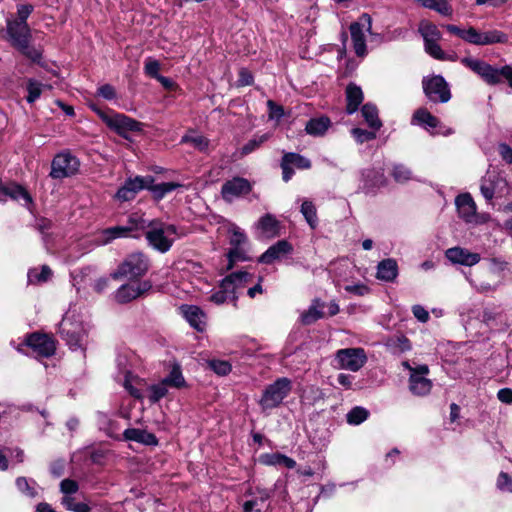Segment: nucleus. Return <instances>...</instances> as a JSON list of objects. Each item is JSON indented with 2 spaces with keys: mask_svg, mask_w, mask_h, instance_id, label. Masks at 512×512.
Segmentation results:
<instances>
[{
  "mask_svg": "<svg viewBox=\"0 0 512 512\" xmlns=\"http://www.w3.org/2000/svg\"><path fill=\"white\" fill-rule=\"evenodd\" d=\"M181 143H189L197 150L201 152H207L209 149L210 141L203 135L187 134L182 137Z\"/></svg>",
  "mask_w": 512,
  "mask_h": 512,
  "instance_id": "42",
  "label": "nucleus"
},
{
  "mask_svg": "<svg viewBox=\"0 0 512 512\" xmlns=\"http://www.w3.org/2000/svg\"><path fill=\"white\" fill-rule=\"evenodd\" d=\"M163 381L170 387L181 389L186 387V381L181 371L179 364H174L169 374L163 379Z\"/></svg>",
  "mask_w": 512,
  "mask_h": 512,
  "instance_id": "39",
  "label": "nucleus"
},
{
  "mask_svg": "<svg viewBox=\"0 0 512 512\" xmlns=\"http://www.w3.org/2000/svg\"><path fill=\"white\" fill-rule=\"evenodd\" d=\"M419 32L424 39V44L439 42L442 37L438 27L430 22H421Z\"/></svg>",
  "mask_w": 512,
  "mask_h": 512,
  "instance_id": "38",
  "label": "nucleus"
},
{
  "mask_svg": "<svg viewBox=\"0 0 512 512\" xmlns=\"http://www.w3.org/2000/svg\"><path fill=\"white\" fill-rule=\"evenodd\" d=\"M144 70L147 75H149L152 78L157 79L160 76V74H159L160 63L155 59L148 58L145 61Z\"/></svg>",
  "mask_w": 512,
  "mask_h": 512,
  "instance_id": "60",
  "label": "nucleus"
},
{
  "mask_svg": "<svg viewBox=\"0 0 512 512\" xmlns=\"http://www.w3.org/2000/svg\"><path fill=\"white\" fill-rule=\"evenodd\" d=\"M87 325L73 313H67L59 325V333L67 345L76 350L82 348L87 338Z\"/></svg>",
  "mask_w": 512,
  "mask_h": 512,
  "instance_id": "3",
  "label": "nucleus"
},
{
  "mask_svg": "<svg viewBox=\"0 0 512 512\" xmlns=\"http://www.w3.org/2000/svg\"><path fill=\"white\" fill-rule=\"evenodd\" d=\"M293 252V246L287 240H279L270 246L260 257L259 262L264 264H272L277 260H281Z\"/></svg>",
  "mask_w": 512,
  "mask_h": 512,
  "instance_id": "18",
  "label": "nucleus"
},
{
  "mask_svg": "<svg viewBox=\"0 0 512 512\" xmlns=\"http://www.w3.org/2000/svg\"><path fill=\"white\" fill-rule=\"evenodd\" d=\"M237 279H239V276L228 275L222 280L220 285V288L226 292L228 297L232 298V303L234 306H236L239 293V290L237 289V287H235L236 284L234 282Z\"/></svg>",
  "mask_w": 512,
  "mask_h": 512,
  "instance_id": "43",
  "label": "nucleus"
},
{
  "mask_svg": "<svg viewBox=\"0 0 512 512\" xmlns=\"http://www.w3.org/2000/svg\"><path fill=\"white\" fill-rule=\"evenodd\" d=\"M332 123L329 117L321 116L317 118H311L305 126V131L307 134L314 137L324 136L328 129L331 127Z\"/></svg>",
  "mask_w": 512,
  "mask_h": 512,
  "instance_id": "28",
  "label": "nucleus"
},
{
  "mask_svg": "<svg viewBox=\"0 0 512 512\" xmlns=\"http://www.w3.org/2000/svg\"><path fill=\"white\" fill-rule=\"evenodd\" d=\"M26 345L39 356L50 357L55 353L56 343L46 334L33 333L26 338Z\"/></svg>",
  "mask_w": 512,
  "mask_h": 512,
  "instance_id": "15",
  "label": "nucleus"
},
{
  "mask_svg": "<svg viewBox=\"0 0 512 512\" xmlns=\"http://www.w3.org/2000/svg\"><path fill=\"white\" fill-rule=\"evenodd\" d=\"M371 30V17L368 14H363L359 22H354L350 25V33L353 43V48L357 56L363 57L367 53L365 42V31Z\"/></svg>",
  "mask_w": 512,
  "mask_h": 512,
  "instance_id": "11",
  "label": "nucleus"
},
{
  "mask_svg": "<svg viewBox=\"0 0 512 512\" xmlns=\"http://www.w3.org/2000/svg\"><path fill=\"white\" fill-rule=\"evenodd\" d=\"M29 42L30 41H26V43H23L16 48L33 62H39L42 56V52L39 49L31 46Z\"/></svg>",
  "mask_w": 512,
  "mask_h": 512,
  "instance_id": "52",
  "label": "nucleus"
},
{
  "mask_svg": "<svg viewBox=\"0 0 512 512\" xmlns=\"http://www.w3.org/2000/svg\"><path fill=\"white\" fill-rule=\"evenodd\" d=\"M51 274V269L48 266H43L40 273L37 270H30L28 279L31 283L44 282L50 278Z\"/></svg>",
  "mask_w": 512,
  "mask_h": 512,
  "instance_id": "53",
  "label": "nucleus"
},
{
  "mask_svg": "<svg viewBox=\"0 0 512 512\" xmlns=\"http://www.w3.org/2000/svg\"><path fill=\"white\" fill-rule=\"evenodd\" d=\"M131 228L127 226H115L102 230L96 238L97 245H106L117 238L127 237Z\"/></svg>",
  "mask_w": 512,
  "mask_h": 512,
  "instance_id": "27",
  "label": "nucleus"
},
{
  "mask_svg": "<svg viewBox=\"0 0 512 512\" xmlns=\"http://www.w3.org/2000/svg\"><path fill=\"white\" fill-rule=\"evenodd\" d=\"M335 360L338 368L357 372L367 362V355L363 348H345L337 351Z\"/></svg>",
  "mask_w": 512,
  "mask_h": 512,
  "instance_id": "8",
  "label": "nucleus"
},
{
  "mask_svg": "<svg viewBox=\"0 0 512 512\" xmlns=\"http://www.w3.org/2000/svg\"><path fill=\"white\" fill-rule=\"evenodd\" d=\"M183 317L196 330L203 331L206 324L204 312L194 305H182L180 307Z\"/></svg>",
  "mask_w": 512,
  "mask_h": 512,
  "instance_id": "21",
  "label": "nucleus"
},
{
  "mask_svg": "<svg viewBox=\"0 0 512 512\" xmlns=\"http://www.w3.org/2000/svg\"><path fill=\"white\" fill-rule=\"evenodd\" d=\"M445 255L447 259L452 263L465 266L476 265L481 259L480 254L470 252L469 250L462 247L449 248Z\"/></svg>",
  "mask_w": 512,
  "mask_h": 512,
  "instance_id": "19",
  "label": "nucleus"
},
{
  "mask_svg": "<svg viewBox=\"0 0 512 512\" xmlns=\"http://www.w3.org/2000/svg\"><path fill=\"white\" fill-rule=\"evenodd\" d=\"M148 222L142 216L133 214L128 219L127 228H131V232L136 230L146 231L148 229Z\"/></svg>",
  "mask_w": 512,
  "mask_h": 512,
  "instance_id": "54",
  "label": "nucleus"
},
{
  "mask_svg": "<svg viewBox=\"0 0 512 512\" xmlns=\"http://www.w3.org/2000/svg\"><path fill=\"white\" fill-rule=\"evenodd\" d=\"M210 300L215 304L232 303V298L228 297L223 289H219L210 296Z\"/></svg>",
  "mask_w": 512,
  "mask_h": 512,
  "instance_id": "64",
  "label": "nucleus"
},
{
  "mask_svg": "<svg viewBox=\"0 0 512 512\" xmlns=\"http://www.w3.org/2000/svg\"><path fill=\"white\" fill-rule=\"evenodd\" d=\"M397 275L398 265L394 259L388 258L379 262L376 275L378 279L391 282L397 277Z\"/></svg>",
  "mask_w": 512,
  "mask_h": 512,
  "instance_id": "29",
  "label": "nucleus"
},
{
  "mask_svg": "<svg viewBox=\"0 0 512 512\" xmlns=\"http://www.w3.org/2000/svg\"><path fill=\"white\" fill-rule=\"evenodd\" d=\"M257 228L267 238H273L280 234V222L271 214L262 216L257 222Z\"/></svg>",
  "mask_w": 512,
  "mask_h": 512,
  "instance_id": "26",
  "label": "nucleus"
},
{
  "mask_svg": "<svg viewBox=\"0 0 512 512\" xmlns=\"http://www.w3.org/2000/svg\"><path fill=\"white\" fill-rule=\"evenodd\" d=\"M123 437L127 441H134L144 445L155 446L158 444L156 436L146 430L128 428L124 431Z\"/></svg>",
  "mask_w": 512,
  "mask_h": 512,
  "instance_id": "24",
  "label": "nucleus"
},
{
  "mask_svg": "<svg viewBox=\"0 0 512 512\" xmlns=\"http://www.w3.org/2000/svg\"><path fill=\"white\" fill-rule=\"evenodd\" d=\"M351 133L354 136V138L356 139V141L359 143H363L365 141L372 140L376 137L375 132H370V131L363 130L360 128L352 129Z\"/></svg>",
  "mask_w": 512,
  "mask_h": 512,
  "instance_id": "61",
  "label": "nucleus"
},
{
  "mask_svg": "<svg viewBox=\"0 0 512 512\" xmlns=\"http://www.w3.org/2000/svg\"><path fill=\"white\" fill-rule=\"evenodd\" d=\"M395 181L399 183L406 182L411 179V171L403 165H395L392 171Z\"/></svg>",
  "mask_w": 512,
  "mask_h": 512,
  "instance_id": "56",
  "label": "nucleus"
},
{
  "mask_svg": "<svg viewBox=\"0 0 512 512\" xmlns=\"http://www.w3.org/2000/svg\"><path fill=\"white\" fill-rule=\"evenodd\" d=\"M270 498V492L265 489H257V496L247 500L243 504V512H261V504Z\"/></svg>",
  "mask_w": 512,
  "mask_h": 512,
  "instance_id": "37",
  "label": "nucleus"
},
{
  "mask_svg": "<svg viewBox=\"0 0 512 512\" xmlns=\"http://www.w3.org/2000/svg\"><path fill=\"white\" fill-rule=\"evenodd\" d=\"M61 503L69 511H73V512H90L91 511L88 504H86L84 502H76V499L73 495L63 496Z\"/></svg>",
  "mask_w": 512,
  "mask_h": 512,
  "instance_id": "44",
  "label": "nucleus"
},
{
  "mask_svg": "<svg viewBox=\"0 0 512 512\" xmlns=\"http://www.w3.org/2000/svg\"><path fill=\"white\" fill-rule=\"evenodd\" d=\"M16 486L18 490L24 495L34 498L37 495L36 483L25 477H18L16 479Z\"/></svg>",
  "mask_w": 512,
  "mask_h": 512,
  "instance_id": "47",
  "label": "nucleus"
},
{
  "mask_svg": "<svg viewBox=\"0 0 512 512\" xmlns=\"http://www.w3.org/2000/svg\"><path fill=\"white\" fill-rule=\"evenodd\" d=\"M385 345L391 353L397 355L410 351L412 348L410 340L404 335H395L388 338Z\"/></svg>",
  "mask_w": 512,
  "mask_h": 512,
  "instance_id": "32",
  "label": "nucleus"
},
{
  "mask_svg": "<svg viewBox=\"0 0 512 512\" xmlns=\"http://www.w3.org/2000/svg\"><path fill=\"white\" fill-rule=\"evenodd\" d=\"M369 412L363 407H354L347 414V422L352 425H359L368 418Z\"/></svg>",
  "mask_w": 512,
  "mask_h": 512,
  "instance_id": "49",
  "label": "nucleus"
},
{
  "mask_svg": "<svg viewBox=\"0 0 512 512\" xmlns=\"http://www.w3.org/2000/svg\"><path fill=\"white\" fill-rule=\"evenodd\" d=\"M423 7L435 10L443 16H451L452 6L447 0H417Z\"/></svg>",
  "mask_w": 512,
  "mask_h": 512,
  "instance_id": "40",
  "label": "nucleus"
},
{
  "mask_svg": "<svg viewBox=\"0 0 512 512\" xmlns=\"http://www.w3.org/2000/svg\"><path fill=\"white\" fill-rule=\"evenodd\" d=\"M252 190L251 183L242 177H235L226 181L221 188V195L227 202L248 194Z\"/></svg>",
  "mask_w": 512,
  "mask_h": 512,
  "instance_id": "14",
  "label": "nucleus"
},
{
  "mask_svg": "<svg viewBox=\"0 0 512 512\" xmlns=\"http://www.w3.org/2000/svg\"><path fill=\"white\" fill-rule=\"evenodd\" d=\"M145 236L151 247L161 253H166L170 250L176 238L179 237V234L175 225L154 219L148 222Z\"/></svg>",
  "mask_w": 512,
  "mask_h": 512,
  "instance_id": "1",
  "label": "nucleus"
},
{
  "mask_svg": "<svg viewBox=\"0 0 512 512\" xmlns=\"http://www.w3.org/2000/svg\"><path fill=\"white\" fill-rule=\"evenodd\" d=\"M182 187L181 184L175 182H165L160 184H148L147 189L152 193L154 199L161 200L168 193L174 191L175 189Z\"/></svg>",
  "mask_w": 512,
  "mask_h": 512,
  "instance_id": "36",
  "label": "nucleus"
},
{
  "mask_svg": "<svg viewBox=\"0 0 512 512\" xmlns=\"http://www.w3.org/2000/svg\"><path fill=\"white\" fill-rule=\"evenodd\" d=\"M94 111L100 118L107 124L108 127L116 131L119 135L126 137L128 132H136L141 130V123L138 121L119 113L104 112L100 109L93 107Z\"/></svg>",
  "mask_w": 512,
  "mask_h": 512,
  "instance_id": "6",
  "label": "nucleus"
},
{
  "mask_svg": "<svg viewBox=\"0 0 512 512\" xmlns=\"http://www.w3.org/2000/svg\"><path fill=\"white\" fill-rule=\"evenodd\" d=\"M448 32L454 34L464 40L467 43L473 45H492L496 43H507L508 36L504 32L500 30H488V31H480L476 28L470 26L467 29H461L456 25H445L444 26Z\"/></svg>",
  "mask_w": 512,
  "mask_h": 512,
  "instance_id": "2",
  "label": "nucleus"
},
{
  "mask_svg": "<svg viewBox=\"0 0 512 512\" xmlns=\"http://www.w3.org/2000/svg\"><path fill=\"white\" fill-rule=\"evenodd\" d=\"M7 33L14 47L30 41L31 33L27 23L9 20L7 22Z\"/></svg>",
  "mask_w": 512,
  "mask_h": 512,
  "instance_id": "20",
  "label": "nucleus"
},
{
  "mask_svg": "<svg viewBox=\"0 0 512 512\" xmlns=\"http://www.w3.org/2000/svg\"><path fill=\"white\" fill-rule=\"evenodd\" d=\"M455 204L461 218L466 222H472L474 220L476 215V204L470 194L466 193L459 195L455 200Z\"/></svg>",
  "mask_w": 512,
  "mask_h": 512,
  "instance_id": "22",
  "label": "nucleus"
},
{
  "mask_svg": "<svg viewBox=\"0 0 512 512\" xmlns=\"http://www.w3.org/2000/svg\"><path fill=\"white\" fill-rule=\"evenodd\" d=\"M229 265L228 269L233 267V264L237 261H246L248 257L246 256L245 250L241 246H234L228 253Z\"/></svg>",
  "mask_w": 512,
  "mask_h": 512,
  "instance_id": "55",
  "label": "nucleus"
},
{
  "mask_svg": "<svg viewBox=\"0 0 512 512\" xmlns=\"http://www.w3.org/2000/svg\"><path fill=\"white\" fill-rule=\"evenodd\" d=\"M425 95L433 102L446 103L451 98L449 86L442 76L436 75L423 79Z\"/></svg>",
  "mask_w": 512,
  "mask_h": 512,
  "instance_id": "10",
  "label": "nucleus"
},
{
  "mask_svg": "<svg viewBox=\"0 0 512 512\" xmlns=\"http://www.w3.org/2000/svg\"><path fill=\"white\" fill-rule=\"evenodd\" d=\"M231 275L239 276V279L234 281L239 292L252 282V275L248 272H235Z\"/></svg>",
  "mask_w": 512,
  "mask_h": 512,
  "instance_id": "62",
  "label": "nucleus"
},
{
  "mask_svg": "<svg viewBox=\"0 0 512 512\" xmlns=\"http://www.w3.org/2000/svg\"><path fill=\"white\" fill-rule=\"evenodd\" d=\"M363 99L364 96L361 88L355 84H349L346 88L347 113L353 114L356 112Z\"/></svg>",
  "mask_w": 512,
  "mask_h": 512,
  "instance_id": "30",
  "label": "nucleus"
},
{
  "mask_svg": "<svg viewBox=\"0 0 512 512\" xmlns=\"http://www.w3.org/2000/svg\"><path fill=\"white\" fill-rule=\"evenodd\" d=\"M229 231L231 233L230 244L232 246H241L242 244H244L246 242V240H247L246 235L237 226L233 225L229 229Z\"/></svg>",
  "mask_w": 512,
  "mask_h": 512,
  "instance_id": "57",
  "label": "nucleus"
},
{
  "mask_svg": "<svg viewBox=\"0 0 512 512\" xmlns=\"http://www.w3.org/2000/svg\"><path fill=\"white\" fill-rule=\"evenodd\" d=\"M425 51L434 59L440 61H450L455 62L458 60V55L455 52L447 53L438 44V42H431L428 44H424Z\"/></svg>",
  "mask_w": 512,
  "mask_h": 512,
  "instance_id": "33",
  "label": "nucleus"
},
{
  "mask_svg": "<svg viewBox=\"0 0 512 512\" xmlns=\"http://www.w3.org/2000/svg\"><path fill=\"white\" fill-rule=\"evenodd\" d=\"M152 288L149 281L137 283H128L122 285L115 293V299L118 303H127L139 296H142Z\"/></svg>",
  "mask_w": 512,
  "mask_h": 512,
  "instance_id": "16",
  "label": "nucleus"
},
{
  "mask_svg": "<svg viewBox=\"0 0 512 512\" xmlns=\"http://www.w3.org/2000/svg\"><path fill=\"white\" fill-rule=\"evenodd\" d=\"M283 159L285 163H289L300 169H309L311 167L310 160L297 153H285Z\"/></svg>",
  "mask_w": 512,
  "mask_h": 512,
  "instance_id": "48",
  "label": "nucleus"
},
{
  "mask_svg": "<svg viewBox=\"0 0 512 512\" xmlns=\"http://www.w3.org/2000/svg\"><path fill=\"white\" fill-rule=\"evenodd\" d=\"M32 11H33V6L30 4L19 5L17 8L18 19L15 21L27 23L26 20L29 17V15L32 13Z\"/></svg>",
  "mask_w": 512,
  "mask_h": 512,
  "instance_id": "63",
  "label": "nucleus"
},
{
  "mask_svg": "<svg viewBox=\"0 0 512 512\" xmlns=\"http://www.w3.org/2000/svg\"><path fill=\"white\" fill-rule=\"evenodd\" d=\"M361 112H362V115H363L365 121L371 128H373L375 130L380 129V127L382 126V123L378 117V110H377L376 106L367 103V104L363 105Z\"/></svg>",
  "mask_w": 512,
  "mask_h": 512,
  "instance_id": "41",
  "label": "nucleus"
},
{
  "mask_svg": "<svg viewBox=\"0 0 512 512\" xmlns=\"http://www.w3.org/2000/svg\"><path fill=\"white\" fill-rule=\"evenodd\" d=\"M43 84L34 80L29 79L27 81V92L26 100L28 103H34L42 94Z\"/></svg>",
  "mask_w": 512,
  "mask_h": 512,
  "instance_id": "50",
  "label": "nucleus"
},
{
  "mask_svg": "<svg viewBox=\"0 0 512 512\" xmlns=\"http://www.w3.org/2000/svg\"><path fill=\"white\" fill-rule=\"evenodd\" d=\"M149 266V259L145 254L134 252L124 259L114 277L138 278L146 274Z\"/></svg>",
  "mask_w": 512,
  "mask_h": 512,
  "instance_id": "5",
  "label": "nucleus"
},
{
  "mask_svg": "<svg viewBox=\"0 0 512 512\" xmlns=\"http://www.w3.org/2000/svg\"><path fill=\"white\" fill-rule=\"evenodd\" d=\"M79 485L76 481L71 479H64L60 483V491L63 496L74 495L78 492Z\"/></svg>",
  "mask_w": 512,
  "mask_h": 512,
  "instance_id": "58",
  "label": "nucleus"
},
{
  "mask_svg": "<svg viewBox=\"0 0 512 512\" xmlns=\"http://www.w3.org/2000/svg\"><path fill=\"white\" fill-rule=\"evenodd\" d=\"M168 385L162 380L160 383L149 386L148 399L151 403H156L168 394Z\"/></svg>",
  "mask_w": 512,
  "mask_h": 512,
  "instance_id": "45",
  "label": "nucleus"
},
{
  "mask_svg": "<svg viewBox=\"0 0 512 512\" xmlns=\"http://www.w3.org/2000/svg\"><path fill=\"white\" fill-rule=\"evenodd\" d=\"M153 182L154 179L151 176L129 178L125 181L124 185L118 189L115 197L120 201H130L135 198L139 191L147 189V185Z\"/></svg>",
  "mask_w": 512,
  "mask_h": 512,
  "instance_id": "12",
  "label": "nucleus"
},
{
  "mask_svg": "<svg viewBox=\"0 0 512 512\" xmlns=\"http://www.w3.org/2000/svg\"><path fill=\"white\" fill-rule=\"evenodd\" d=\"M461 63L489 85H497L502 82V67L496 68L482 60L469 57L462 58Z\"/></svg>",
  "mask_w": 512,
  "mask_h": 512,
  "instance_id": "7",
  "label": "nucleus"
},
{
  "mask_svg": "<svg viewBox=\"0 0 512 512\" xmlns=\"http://www.w3.org/2000/svg\"><path fill=\"white\" fill-rule=\"evenodd\" d=\"M429 374V367L426 364L417 366V371L409 376V389L417 396H425L432 389V381L426 377Z\"/></svg>",
  "mask_w": 512,
  "mask_h": 512,
  "instance_id": "13",
  "label": "nucleus"
},
{
  "mask_svg": "<svg viewBox=\"0 0 512 512\" xmlns=\"http://www.w3.org/2000/svg\"><path fill=\"white\" fill-rule=\"evenodd\" d=\"M268 134L257 135L250 139L241 149V155H248L258 149L264 142L268 140Z\"/></svg>",
  "mask_w": 512,
  "mask_h": 512,
  "instance_id": "51",
  "label": "nucleus"
},
{
  "mask_svg": "<svg viewBox=\"0 0 512 512\" xmlns=\"http://www.w3.org/2000/svg\"><path fill=\"white\" fill-rule=\"evenodd\" d=\"M210 367L218 375H227L231 371V365L227 361L223 360H212Z\"/></svg>",
  "mask_w": 512,
  "mask_h": 512,
  "instance_id": "59",
  "label": "nucleus"
},
{
  "mask_svg": "<svg viewBox=\"0 0 512 512\" xmlns=\"http://www.w3.org/2000/svg\"><path fill=\"white\" fill-rule=\"evenodd\" d=\"M500 184H505V181L499 175L488 173L481 181V194L487 201H491Z\"/></svg>",
  "mask_w": 512,
  "mask_h": 512,
  "instance_id": "23",
  "label": "nucleus"
},
{
  "mask_svg": "<svg viewBox=\"0 0 512 512\" xmlns=\"http://www.w3.org/2000/svg\"><path fill=\"white\" fill-rule=\"evenodd\" d=\"M262 462L266 465L285 466L289 469L296 466L294 459L280 453L265 454L262 456Z\"/></svg>",
  "mask_w": 512,
  "mask_h": 512,
  "instance_id": "35",
  "label": "nucleus"
},
{
  "mask_svg": "<svg viewBox=\"0 0 512 512\" xmlns=\"http://www.w3.org/2000/svg\"><path fill=\"white\" fill-rule=\"evenodd\" d=\"M7 197L23 201V205L27 207L32 204V197L23 186L16 183H4L0 180V201H4Z\"/></svg>",
  "mask_w": 512,
  "mask_h": 512,
  "instance_id": "17",
  "label": "nucleus"
},
{
  "mask_svg": "<svg viewBox=\"0 0 512 512\" xmlns=\"http://www.w3.org/2000/svg\"><path fill=\"white\" fill-rule=\"evenodd\" d=\"M291 389L292 384L288 378H278L274 383L266 387L259 400V405L263 410L275 408L288 396Z\"/></svg>",
  "mask_w": 512,
  "mask_h": 512,
  "instance_id": "4",
  "label": "nucleus"
},
{
  "mask_svg": "<svg viewBox=\"0 0 512 512\" xmlns=\"http://www.w3.org/2000/svg\"><path fill=\"white\" fill-rule=\"evenodd\" d=\"M363 189L367 192L386 185V178L382 170L366 169L362 172Z\"/></svg>",
  "mask_w": 512,
  "mask_h": 512,
  "instance_id": "25",
  "label": "nucleus"
},
{
  "mask_svg": "<svg viewBox=\"0 0 512 512\" xmlns=\"http://www.w3.org/2000/svg\"><path fill=\"white\" fill-rule=\"evenodd\" d=\"M301 213L303 214L309 226L314 229L318 220L314 204L311 201L305 200L301 205Z\"/></svg>",
  "mask_w": 512,
  "mask_h": 512,
  "instance_id": "46",
  "label": "nucleus"
},
{
  "mask_svg": "<svg viewBox=\"0 0 512 512\" xmlns=\"http://www.w3.org/2000/svg\"><path fill=\"white\" fill-rule=\"evenodd\" d=\"M413 122L424 126L428 130L439 126V120L425 108H420L415 111L413 115Z\"/></svg>",
  "mask_w": 512,
  "mask_h": 512,
  "instance_id": "34",
  "label": "nucleus"
},
{
  "mask_svg": "<svg viewBox=\"0 0 512 512\" xmlns=\"http://www.w3.org/2000/svg\"><path fill=\"white\" fill-rule=\"evenodd\" d=\"M79 168V161L69 152L57 154L51 164L50 176L62 179L75 174Z\"/></svg>",
  "mask_w": 512,
  "mask_h": 512,
  "instance_id": "9",
  "label": "nucleus"
},
{
  "mask_svg": "<svg viewBox=\"0 0 512 512\" xmlns=\"http://www.w3.org/2000/svg\"><path fill=\"white\" fill-rule=\"evenodd\" d=\"M324 303H322L319 299H314L310 307L301 313L300 321L304 325H310L317 320L323 318L324 312Z\"/></svg>",
  "mask_w": 512,
  "mask_h": 512,
  "instance_id": "31",
  "label": "nucleus"
}]
</instances>
